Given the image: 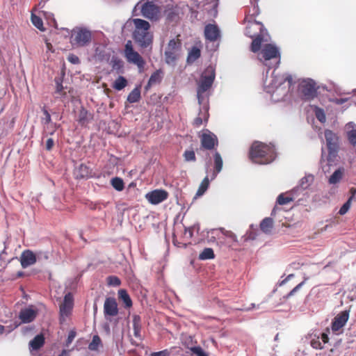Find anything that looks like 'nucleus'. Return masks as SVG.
<instances>
[{
	"instance_id": "f257e3e1",
	"label": "nucleus",
	"mask_w": 356,
	"mask_h": 356,
	"mask_svg": "<svg viewBox=\"0 0 356 356\" xmlns=\"http://www.w3.org/2000/svg\"><path fill=\"white\" fill-rule=\"evenodd\" d=\"M266 30L263 24L254 20L249 22L245 29V35L253 38L250 49L254 53H257L258 59L266 67V77L264 78V89L272 95V99L274 102H279L282 99L286 94V89L283 85L287 81L289 87L292 83V77L289 74H277L274 70L270 76H268L269 70L277 68L280 63V52L279 48L273 44H263L268 41V35H265Z\"/></svg>"
},
{
	"instance_id": "f03ea898",
	"label": "nucleus",
	"mask_w": 356,
	"mask_h": 356,
	"mask_svg": "<svg viewBox=\"0 0 356 356\" xmlns=\"http://www.w3.org/2000/svg\"><path fill=\"white\" fill-rule=\"evenodd\" d=\"M216 78L215 69L212 66L207 67L202 73L200 80L197 83V97L200 106L205 112L209 110V97L210 89Z\"/></svg>"
},
{
	"instance_id": "7ed1b4c3",
	"label": "nucleus",
	"mask_w": 356,
	"mask_h": 356,
	"mask_svg": "<svg viewBox=\"0 0 356 356\" xmlns=\"http://www.w3.org/2000/svg\"><path fill=\"white\" fill-rule=\"evenodd\" d=\"M134 26L133 39L140 48H147L152 45L153 35L149 31L150 24L144 19L134 18L129 19L124 24V27Z\"/></svg>"
},
{
	"instance_id": "20e7f679",
	"label": "nucleus",
	"mask_w": 356,
	"mask_h": 356,
	"mask_svg": "<svg viewBox=\"0 0 356 356\" xmlns=\"http://www.w3.org/2000/svg\"><path fill=\"white\" fill-rule=\"evenodd\" d=\"M276 157L273 145L255 141L250 149V159L253 163L264 165L273 162Z\"/></svg>"
},
{
	"instance_id": "39448f33",
	"label": "nucleus",
	"mask_w": 356,
	"mask_h": 356,
	"mask_svg": "<svg viewBox=\"0 0 356 356\" xmlns=\"http://www.w3.org/2000/svg\"><path fill=\"white\" fill-rule=\"evenodd\" d=\"M165 61L171 66H175L181 55V43L179 40L172 39L169 41L165 50Z\"/></svg>"
},
{
	"instance_id": "423d86ee",
	"label": "nucleus",
	"mask_w": 356,
	"mask_h": 356,
	"mask_svg": "<svg viewBox=\"0 0 356 356\" xmlns=\"http://www.w3.org/2000/svg\"><path fill=\"white\" fill-rule=\"evenodd\" d=\"M124 54L127 62L136 65L140 72L143 71L145 62L142 56L134 49L131 40H128L125 44Z\"/></svg>"
},
{
	"instance_id": "0eeeda50",
	"label": "nucleus",
	"mask_w": 356,
	"mask_h": 356,
	"mask_svg": "<svg viewBox=\"0 0 356 356\" xmlns=\"http://www.w3.org/2000/svg\"><path fill=\"white\" fill-rule=\"evenodd\" d=\"M325 138L328 149L327 160L329 161H333L338 153L339 138L337 136L330 130H325Z\"/></svg>"
},
{
	"instance_id": "6e6552de",
	"label": "nucleus",
	"mask_w": 356,
	"mask_h": 356,
	"mask_svg": "<svg viewBox=\"0 0 356 356\" xmlns=\"http://www.w3.org/2000/svg\"><path fill=\"white\" fill-rule=\"evenodd\" d=\"M299 91L305 99H314L317 95L315 81L312 79L302 80L299 84Z\"/></svg>"
},
{
	"instance_id": "1a4fd4ad",
	"label": "nucleus",
	"mask_w": 356,
	"mask_h": 356,
	"mask_svg": "<svg viewBox=\"0 0 356 356\" xmlns=\"http://www.w3.org/2000/svg\"><path fill=\"white\" fill-rule=\"evenodd\" d=\"M74 307V298L71 293H67L59 307L60 321L64 323L71 314Z\"/></svg>"
},
{
	"instance_id": "9d476101",
	"label": "nucleus",
	"mask_w": 356,
	"mask_h": 356,
	"mask_svg": "<svg viewBox=\"0 0 356 356\" xmlns=\"http://www.w3.org/2000/svg\"><path fill=\"white\" fill-rule=\"evenodd\" d=\"M91 40V33L86 29H79L72 35V43L76 47L86 46Z\"/></svg>"
},
{
	"instance_id": "9b49d317",
	"label": "nucleus",
	"mask_w": 356,
	"mask_h": 356,
	"mask_svg": "<svg viewBox=\"0 0 356 356\" xmlns=\"http://www.w3.org/2000/svg\"><path fill=\"white\" fill-rule=\"evenodd\" d=\"M140 10L144 17L152 20L158 19L161 13L160 8L154 4L153 1H149L143 3Z\"/></svg>"
},
{
	"instance_id": "f8f14e48",
	"label": "nucleus",
	"mask_w": 356,
	"mask_h": 356,
	"mask_svg": "<svg viewBox=\"0 0 356 356\" xmlns=\"http://www.w3.org/2000/svg\"><path fill=\"white\" fill-rule=\"evenodd\" d=\"M314 177L312 174H306L301 178L297 186L294 187L291 193L293 196H298L303 191L307 189L314 182Z\"/></svg>"
},
{
	"instance_id": "ddd939ff",
	"label": "nucleus",
	"mask_w": 356,
	"mask_h": 356,
	"mask_svg": "<svg viewBox=\"0 0 356 356\" xmlns=\"http://www.w3.org/2000/svg\"><path fill=\"white\" fill-rule=\"evenodd\" d=\"M168 193L164 190H154L145 195L146 199L152 204H159L168 198Z\"/></svg>"
},
{
	"instance_id": "4468645a",
	"label": "nucleus",
	"mask_w": 356,
	"mask_h": 356,
	"mask_svg": "<svg viewBox=\"0 0 356 356\" xmlns=\"http://www.w3.org/2000/svg\"><path fill=\"white\" fill-rule=\"evenodd\" d=\"M204 37L209 42H216L220 38V31L216 24H209L204 27Z\"/></svg>"
},
{
	"instance_id": "2eb2a0df",
	"label": "nucleus",
	"mask_w": 356,
	"mask_h": 356,
	"mask_svg": "<svg viewBox=\"0 0 356 356\" xmlns=\"http://www.w3.org/2000/svg\"><path fill=\"white\" fill-rule=\"evenodd\" d=\"M349 318V312L347 310L343 311L337 315L332 323V330L336 332L342 328L348 321Z\"/></svg>"
},
{
	"instance_id": "dca6fc26",
	"label": "nucleus",
	"mask_w": 356,
	"mask_h": 356,
	"mask_svg": "<svg viewBox=\"0 0 356 356\" xmlns=\"http://www.w3.org/2000/svg\"><path fill=\"white\" fill-rule=\"evenodd\" d=\"M105 316H115L118 314V304L114 298H106L104 304Z\"/></svg>"
},
{
	"instance_id": "f3484780",
	"label": "nucleus",
	"mask_w": 356,
	"mask_h": 356,
	"mask_svg": "<svg viewBox=\"0 0 356 356\" xmlns=\"http://www.w3.org/2000/svg\"><path fill=\"white\" fill-rule=\"evenodd\" d=\"M218 144V139L215 134L209 132L204 133L201 137V145L207 149H213Z\"/></svg>"
},
{
	"instance_id": "a211bd4d",
	"label": "nucleus",
	"mask_w": 356,
	"mask_h": 356,
	"mask_svg": "<svg viewBox=\"0 0 356 356\" xmlns=\"http://www.w3.org/2000/svg\"><path fill=\"white\" fill-rule=\"evenodd\" d=\"M37 261V256L31 250H24L20 257V263L22 268H26L33 264Z\"/></svg>"
},
{
	"instance_id": "6ab92c4d",
	"label": "nucleus",
	"mask_w": 356,
	"mask_h": 356,
	"mask_svg": "<svg viewBox=\"0 0 356 356\" xmlns=\"http://www.w3.org/2000/svg\"><path fill=\"white\" fill-rule=\"evenodd\" d=\"M19 317L23 323H29L35 318L36 312L32 308H26L21 310Z\"/></svg>"
},
{
	"instance_id": "aec40b11",
	"label": "nucleus",
	"mask_w": 356,
	"mask_h": 356,
	"mask_svg": "<svg viewBox=\"0 0 356 356\" xmlns=\"http://www.w3.org/2000/svg\"><path fill=\"white\" fill-rule=\"evenodd\" d=\"M214 170L211 176V180H213L222 169L223 161L219 152H216L213 155Z\"/></svg>"
},
{
	"instance_id": "412c9836",
	"label": "nucleus",
	"mask_w": 356,
	"mask_h": 356,
	"mask_svg": "<svg viewBox=\"0 0 356 356\" xmlns=\"http://www.w3.org/2000/svg\"><path fill=\"white\" fill-rule=\"evenodd\" d=\"M74 175L77 179H88L92 176V170L85 164H81L75 169Z\"/></svg>"
},
{
	"instance_id": "4be33fe9",
	"label": "nucleus",
	"mask_w": 356,
	"mask_h": 356,
	"mask_svg": "<svg viewBox=\"0 0 356 356\" xmlns=\"http://www.w3.org/2000/svg\"><path fill=\"white\" fill-rule=\"evenodd\" d=\"M346 129H348L346 132V136L348 138V142L350 145L353 146L356 145V124L353 122H350L346 124Z\"/></svg>"
},
{
	"instance_id": "5701e85b",
	"label": "nucleus",
	"mask_w": 356,
	"mask_h": 356,
	"mask_svg": "<svg viewBox=\"0 0 356 356\" xmlns=\"http://www.w3.org/2000/svg\"><path fill=\"white\" fill-rule=\"evenodd\" d=\"M133 330H134V335L135 337L142 339L140 330H141V318L138 315H134L133 316Z\"/></svg>"
},
{
	"instance_id": "b1692460",
	"label": "nucleus",
	"mask_w": 356,
	"mask_h": 356,
	"mask_svg": "<svg viewBox=\"0 0 356 356\" xmlns=\"http://www.w3.org/2000/svg\"><path fill=\"white\" fill-rule=\"evenodd\" d=\"M44 343V338L42 335L38 334L35 336L30 342H29V348L31 350H37L40 349Z\"/></svg>"
},
{
	"instance_id": "393cba45",
	"label": "nucleus",
	"mask_w": 356,
	"mask_h": 356,
	"mask_svg": "<svg viewBox=\"0 0 356 356\" xmlns=\"http://www.w3.org/2000/svg\"><path fill=\"white\" fill-rule=\"evenodd\" d=\"M111 65L112 70L116 73L122 74L124 72V63L122 60L113 57L111 60Z\"/></svg>"
},
{
	"instance_id": "a878e982",
	"label": "nucleus",
	"mask_w": 356,
	"mask_h": 356,
	"mask_svg": "<svg viewBox=\"0 0 356 356\" xmlns=\"http://www.w3.org/2000/svg\"><path fill=\"white\" fill-rule=\"evenodd\" d=\"M273 226V220L271 218H266L260 223L261 229L266 234L271 232Z\"/></svg>"
},
{
	"instance_id": "bb28decb",
	"label": "nucleus",
	"mask_w": 356,
	"mask_h": 356,
	"mask_svg": "<svg viewBox=\"0 0 356 356\" xmlns=\"http://www.w3.org/2000/svg\"><path fill=\"white\" fill-rule=\"evenodd\" d=\"M119 299L124 304L126 307H130L132 305V301L127 291L124 289H120L118 291Z\"/></svg>"
},
{
	"instance_id": "cd10ccee",
	"label": "nucleus",
	"mask_w": 356,
	"mask_h": 356,
	"mask_svg": "<svg viewBox=\"0 0 356 356\" xmlns=\"http://www.w3.org/2000/svg\"><path fill=\"white\" fill-rule=\"evenodd\" d=\"M344 170L343 168H339L336 170L329 179V183L330 184H335L340 181L342 179Z\"/></svg>"
},
{
	"instance_id": "c85d7f7f",
	"label": "nucleus",
	"mask_w": 356,
	"mask_h": 356,
	"mask_svg": "<svg viewBox=\"0 0 356 356\" xmlns=\"http://www.w3.org/2000/svg\"><path fill=\"white\" fill-rule=\"evenodd\" d=\"M140 99V90L138 87L135 88L131 90L127 97V101L129 103H136Z\"/></svg>"
},
{
	"instance_id": "c756f323",
	"label": "nucleus",
	"mask_w": 356,
	"mask_h": 356,
	"mask_svg": "<svg viewBox=\"0 0 356 356\" xmlns=\"http://www.w3.org/2000/svg\"><path fill=\"white\" fill-rule=\"evenodd\" d=\"M161 71L156 70L150 76L146 88L152 86V85L159 83L161 81Z\"/></svg>"
},
{
	"instance_id": "7c9ffc66",
	"label": "nucleus",
	"mask_w": 356,
	"mask_h": 356,
	"mask_svg": "<svg viewBox=\"0 0 356 356\" xmlns=\"http://www.w3.org/2000/svg\"><path fill=\"white\" fill-rule=\"evenodd\" d=\"M127 85V80L122 76H119L113 84V88L116 90H121Z\"/></svg>"
},
{
	"instance_id": "2f4dec72",
	"label": "nucleus",
	"mask_w": 356,
	"mask_h": 356,
	"mask_svg": "<svg viewBox=\"0 0 356 356\" xmlns=\"http://www.w3.org/2000/svg\"><path fill=\"white\" fill-rule=\"evenodd\" d=\"M90 114L88 111L83 108L79 111L78 121L81 125H85L89 122Z\"/></svg>"
},
{
	"instance_id": "473e14b6",
	"label": "nucleus",
	"mask_w": 356,
	"mask_h": 356,
	"mask_svg": "<svg viewBox=\"0 0 356 356\" xmlns=\"http://www.w3.org/2000/svg\"><path fill=\"white\" fill-rule=\"evenodd\" d=\"M111 184L118 191H122L124 188L122 179L118 177L111 179Z\"/></svg>"
},
{
	"instance_id": "72a5a7b5",
	"label": "nucleus",
	"mask_w": 356,
	"mask_h": 356,
	"mask_svg": "<svg viewBox=\"0 0 356 356\" xmlns=\"http://www.w3.org/2000/svg\"><path fill=\"white\" fill-rule=\"evenodd\" d=\"M209 186V179L208 176H207L206 177H204V179L201 182V184L199 186V188L196 193V195L202 196L206 192V191L208 189Z\"/></svg>"
},
{
	"instance_id": "f704fd0d",
	"label": "nucleus",
	"mask_w": 356,
	"mask_h": 356,
	"mask_svg": "<svg viewBox=\"0 0 356 356\" xmlns=\"http://www.w3.org/2000/svg\"><path fill=\"white\" fill-rule=\"evenodd\" d=\"M214 252L213 249L207 248L200 254L199 259L201 260H207L214 258Z\"/></svg>"
},
{
	"instance_id": "c9c22d12",
	"label": "nucleus",
	"mask_w": 356,
	"mask_h": 356,
	"mask_svg": "<svg viewBox=\"0 0 356 356\" xmlns=\"http://www.w3.org/2000/svg\"><path fill=\"white\" fill-rule=\"evenodd\" d=\"M102 346V341L98 335H94L92 341L88 345L89 350L92 351L97 350L98 348Z\"/></svg>"
},
{
	"instance_id": "e433bc0d",
	"label": "nucleus",
	"mask_w": 356,
	"mask_h": 356,
	"mask_svg": "<svg viewBox=\"0 0 356 356\" xmlns=\"http://www.w3.org/2000/svg\"><path fill=\"white\" fill-rule=\"evenodd\" d=\"M200 56V51L199 49L196 47H193L188 53V56L187 57L188 63L194 62Z\"/></svg>"
},
{
	"instance_id": "4c0bfd02",
	"label": "nucleus",
	"mask_w": 356,
	"mask_h": 356,
	"mask_svg": "<svg viewBox=\"0 0 356 356\" xmlns=\"http://www.w3.org/2000/svg\"><path fill=\"white\" fill-rule=\"evenodd\" d=\"M31 22L39 30H44L43 22L42 19L33 13L31 14Z\"/></svg>"
},
{
	"instance_id": "58836bf2",
	"label": "nucleus",
	"mask_w": 356,
	"mask_h": 356,
	"mask_svg": "<svg viewBox=\"0 0 356 356\" xmlns=\"http://www.w3.org/2000/svg\"><path fill=\"white\" fill-rule=\"evenodd\" d=\"M294 199L293 197L290 196H284L283 194H280L277 199V202L280 205H285L293 201Z\"/></svg>"
},
{
	"instance_id": "ea45409f",
	"label": "nucleus",
	"mask_w": 356,
	"mask_h": 356,
	"mask_svg": "<svg viewBox=\"0 0 356 356\" xmlns=\"http://www.w3.org/2000/svg\"><path fill=\"white\" fill-rule=\"evenodd\" d=\"M208 115V111L205 112L204 109L202 108V106H200L199 116L195 119V124L197 126H200L202 124V118H206Z\"/></svg>"
},
{
	"instance_id": "a19ab883",
	"label": "nucleus",
	"mask_w": 356,
	"mask_h": 356,
	"mask_svg": "<svg viewBox=\"0 0 356 356\" xmlns=\"http://www.w3.org/2000/svg\"><path fill=\"white\" fill-rule=\"evenodd\" d=\"M354 198V194H353V195L351 197H349V199L348 200V201L346 202H345L342 207L340 208L339 211V213L340 215H344L346 214L348 211L349 210L350 207V202L351 200Z\"/></svg>"
},
{
	"instance_id": "79ce46f5",
	"label": "nucleus",
	"mask_w": 356,
	"mask_h": 356,
	"mask_svg": "<svg viewBox=\"0 0 356 356\" xmlns=\"http://www.w3.org/2000/svg\"><path fill=\"white\" fill-rule=\"evenodd\" d=\"M315 115L318 121L323 123L326 120L325 113L323 109L320 108H316L315 109Z\"/></svg>"
},
{
	"instance_id": "37998d69",
	"label": "nucleus",
	"mask_w": 356,
	"mask_h": 356,
	"mask_svg": "<svg viewBox=\"0 0 356 356\" xmlns=\"http://www.w3.org/2000/svg\"><path fill=\"white\" fill-rule=\"evenodd\" d=\"M37 260L39 261H47L49 259V252L47 251H38L35 253Z\"/></svg>"
},
{
	"instance_id": "c03bdc74",
	"label": "nucleus",
	"mask_w": 356,
	"mask_h": 356,
	"mask_svg": "<svg viewBox=\"0 0 356 356\" xmlns=\"http://www.w3.org/2000/svg\"><path fill=\"white\" fill-rule=\"evenodd\" d=\"M107 284L111 286H118L120 285V280L116 276H108L107 277Z\"/></svg>"
},
{
	"instance_id": "a18cd8bd",
	"label": "nucleus",
	"mask_w": 356,
	"mask_h": 356,
	"mask_svg": "<svg viewBox=\"0 0 356 356\" xmlns=\"http://www.w3.org/2000/svg\"><path fill=\"white\" fill-rule=\"evenodd\" d=\"M184 157L186 161H195V154L193 150H186L184 153Z\"/></svg>"
},
{
	"instance_id": "49530a36",
	"label": "nucleus",
	"mask_w": 356,
	"mask_h": 356,
	"mask_svg": "<svg viewBox=\"0 0 356 356\" xmlns=\"http://www.w3.org/2000/svg\"><path fill=\"white\" fill-rule=\"evenodd\" d=\"M191 350L196 356H208L207 354L200 346L192 347Z\"/></svg>"
},
{
	"instance_id": "de8ad7c7",
	"label": "nucleus",
	"mask_w": 356,
	"mask_h": 356,
	"mask_svg": "<svg viewBox=\"0 0 356 356\" xmlns=\"http://www.w3.org/2000/svg\"><path fill=\"white\" fill-rule=\"evenodd\" d=\"M311 346L315 349H322L323 348L322 342L318 337L311 340Z\"/></svg>"
},
{
	"instance_id": "09e8293b",
	"label": "nucleus",
	"mask_w": 356,
	"mask_h": 356,
	"mask_svg": "<svg viewBox=\"0 0 356 356\" xmlns=\"http://www.w3.org/2000/svg\"><path fill=\"white\" fill-rule=\"evenodd\" d=\"M76 335V331L72 330L68 333L67 339L66 340L65 346L68 347L70 344L73 341Z\"/></svg>"
},
{
	"instance_id": "8fccbe9b",
	"label": "nucleus",
	"mask_w": 356,
	"mask_h": 356,
	"mask_svg": "<svg viewBox=\"0 0 356 356\" xmlns=\"http://www.w3.org/2000/svg\"><path fill=\"white\" fill-rule=\"evenodd\" d=\"M170 351L167 349H165L159 352L151 353L149 356H170Z\"/></svg>"
},
{
	"instance_id": "3c124183",
	"label": "nucleus",
	"mask_w": 356,
	"mask_h": 356,
	"mask_svg": "<svg viewBox=\"0 0 356 356\" xmlns=\"http://www.w3.org/2000/svg\"><path fill=\"white\" fill-rule=\"evenodd\" d=\"M56 84V92L60 93L63 90V86L62 85V81L60 79H56L55 80Z\"/></svg>"
},
{
	"instance_id": "603ef678",
	"label": "nucleus",
	"mask_w": 356,
	"mask_h": 356,
	"mask_svg": "<svg viewBox=\"0 0 356 356\" xmlns=\"http://www.w3.org/2000/svg\"><path fill=\"white\" fill-rule=\"evenodd\" d=\"M197 229V230H199V225H194L193 227H190L188 228H186L185 232L186 234H188L189 237L191 238L193 236V232L194 229Z\"/></svg>"
},
{
	"instance_id": "864d4df0",
	"label": "nucleus",
	"mask_w": 356,
	"mask_h": 356,
	"mask_svg": "<svg viewBox=\"0 0 356 356\" xmlns=\"http://www.w3.org/2000/svg\"><path fill=\"white\" fill-rule=\"evenodd\" d=\"M43 113L44 115V118L42 119V121L45 124L50 123L51 121V115H50L49 113L46 109H43Z\"/></svg>"
},
{
	"instance_id": "5fc2aeb1",
	"label": "nucleus",
	"mask_w": 356,
	"mask_h": 356,
	"mask_svg": "<svg viewBox=\"0 0 356 356\" xmlns=\"http://www.w3.org/2000/svg\"><path fill=\"white\" fill-rule=\"evenodd\" d=\"M304 284V282H300L298 284L296 287H294L286 296V298H289L290 296H292L294 295V293L298 291L302 286Z\"/></svg>"
},
{
	"instance_id": "6e6d98bb",
	"label": "nucleus",
	"mask_w": 356,
	"mask_h": 356,
	"mask_svg": "<svg viewBox=\"0 0 356 356\" xmlns=\"http://www.w3.org/2000/svg\"><path fill=\"white\" fill-rule=\"evenodd\" d=\"M67 60H69V62H70L72 64L79 63V58H78V56H76L74 54L70 55L67 58Z\"/></svg>"
},
{
	"instance_id": "4d7b16f0",
	"label": "nucleus",
	"mask_w": 356,
	"mask_h": 356,
	"mask_svg": "<svg viewBox=\"0 0 356 356\" xmlns=\"http://www.w3.org/2000/svg\"><path fill=\"white\" fill-rule=\"evenodd\" d=\"M54 145V141L52 138H48L46 141V149L50 151Z\"/></svg>"
},
{
	"instance_id": "13d9d810",
	"label": "nucleus",
	"mask_w": 356,
	"mask_h": 356,
	"mask_svg": "<svg viewBox=\"0 0 356 356\" xmlns=\"http://www.w3.org/2000/svg\"><path fill=\"white\" fill-rule=\"evenodd\" d=\"M348 99L346 98H334L332 99V102L337 105H341L346 102Z\"/></svg>"
},
{
	"instance_id": "bf43d9fd",
	"label": "nucleus",
	"mask_w": 356,
	"mask_h": 356,
	"mask_svg": "<svg viewBox=\"0 0 356 356\" xmlns=\"http://www.w3.org/2000/svg\"><path fill=\"white\" fill-rule=\"evenodd\" d=\"M251 3L253 5V13L252 15H258L259 14V8L258 6L256 5L257 0H250Z\"/></svg>"
},
{
	"instance_id": "052dcab7",
	"label": "nucleus",
	"mask_w": 356,
	"mask_h": 356,
	"mask_svg": "<svg viewBox=\"0 0 356 356\" xmlns=\"http://www.w3.org/2000/svg\"><path fill=\"white\" fill-rule=\"evenodd\" d=\"M44 15L47 19H51L54 23L55 22V19L54 18V15H53V14H51V13H47V12H44Z\"/></svg>"
},
{
	"instance_id": "680f3d73",
	"label": "nucleus",
	"mask_w": 356,
	"mask_h": 356,
	"mask_svg": "<svg viewBox=\"0 0 356 356\" xmlns=\"http://www.w3.org/2000/svg\"><path fill=\"white\" fill-rule=\"evenodd\" d=\"M321 340L323 342V343H326L328 342L329 338L327 334L323 333L321 334Z\"/></svg>"
},
{
	"instance_id": "e2e57ef3",
	"label": "nucleus",
	"mask_w": 356,
	"mask_h": 356,
	"mask_svg": "<svg viewBox=\"0 0 356 356\" xmlns=\"http://www.w3.org/2000/svg\"><path fill=\"white\" fill-rule=\"evenodd\" d=\"M58 356H70L69 351L66 350H63L61 353Z\"/></svg>"
},
{
	"instance_id": "0e129e2a",
	"label": "nucleus",
	"mask_w": 356,
	"mask_h": 356,
	"mask_svg": "<svg viewBox=\"0 0 356 356\" xmlns=\"http://www.w3.org/2000/svg\"><path fill=\"white\" fill-rule=\"evenodd\" d=\"M293 277V274L289 275L282 282V284L286 283L288 280H289L291 277Z\"/></svg>"
},
{
	"instance_id": "69168bd1",
	"label": "nucleus",
	"mask_w": 356,
	"mask_h": 356,
	"mask_svg": "<svg viewBox=\"0 0 356 356\" xmlns=\"http://www.w3.org/2000/svg\"><path fill=\"white\" fill-rule=\"evenodd\" d=\"M5 331V327L0 325V334H2Z\"/></svg>"
},
{
	"instance_id": "338daca9",
	"label": "nucleus",
	"mask_w": 356,
	"mask_h": 356,
	"mask_svg": "<svg viewBox=\"0 0 356 356\" xmlns=\"http://www.w3.org/2000/svg\"><path fill=\"white\" fill-rule=\"evenodd\" d=\"M130 342L133 345V346H138V343H136L134 339H131L130 340Z\"/></svg>"
},
{
	"instance_id": "774afa93",
	"label": "nucleus",
	"mask_w": 356,
	"mask_h": 356,
	"mask_svg": "<svg viewBox=\"0 0 356 356\" xmlns=\"http://www.w3.org/2000/svg\"><path fill=\"white\" fill-rule=\"evenodd\" d=\"M218 231L217 229H211L209 233H210L211 235L216 234V232Z\"/></svg>"
}]
</instances>
